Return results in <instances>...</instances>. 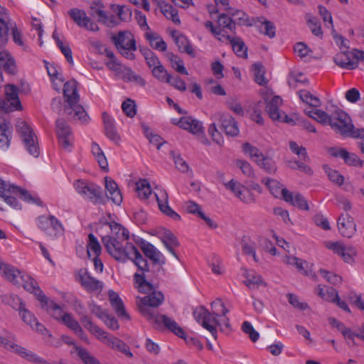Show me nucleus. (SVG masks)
Returning a JSON list of instances; mask_svg holds the SVG:
<instances>
[{
	"mask_svg": "<svg viewBox=\"0 0 364 364\" xmlns=\"http://www.w3.org/2000/svg\"><path fill=\"white\" fill-rule=\"evenodd\" d=\"M135 282L137 284V289L140 292L149 294L143 297H136V305L140 313L147 320L151 321V318L158 314L151 308L158 307L164 301V295L161 291H155L156 287L154 284V279L148 275H134Z\"/></svg>",
	"mask_w": 364,
	"mask_h": 364,
	"instance_id": "nucleus-1",
	"label": "nucleus"
},
{
	"mask_svg": "<svg viewBox=\"0 0 364 364\" xmlns=\"http://www.w3.org/2000/svg\"><path fill=\"white\" fill-rule=\"evenodd\" d=\"M77 82L74 80H70L64 85L63 96L66 102L64 112L69 116L70 119L87 123L89 116L82 106L79 104L80 95L77 93Z\"/></svg>",
	"mask_w": 364,
	"mask_h": 364,
	"instance_id": "nucleus-2",
	"label": "nucleus"
},
{
	"mask_svg": "<svg viewBox=\"0 0 364 364\" xmlns=\"http://www.w3.org/2000/svg\"><path fill=\"white\" fill-rule=\"evenodd\" d=\"M11 193H20L21 198L23 200L28 203H36L40 206L43 205L42 201L38 198L33 196L26 190L22 189L18 186L12 184H7L6 181L0 178V197L12 208L21 210V204L18 203L15 197L11 195Z\"/></svg>",
	"mask_w": 364,
	"mask_h": 364,
	"instance_id": "nucleus-3",
	"label": "nucleus"
},
{
	"mask_svg": "<svg viewBox=\"0 0 364 364\" xmlns=\"http://www.w3.org/2000/svg\"><path fill=\"white\" fill-rule=\"evenodd\" d=\"M112 41L123 56L129 60L134 59L133 51L136 50V41L130 32L119 31L117 35L112 36Z\"/></svg>",
	"mask_w": 364,
	"mask_h": 364,
	"instance_id": "nucleus-4",
	"label": "nucleus"
},
{
	"mask_svg": "<svg viewBox=\"0 0 364 364\" xmlns=\"http://www.w3.org/2000/svg\"><path fill=\"white\" fill-rule=\"evenodd\" d=\"M73 186L80 195L92 203L95 204L105 203L102 188L99 186L82 180L75 181Z\"/></svg>",
	"mask_w": 364,
	"mask_h": 364,
	"instance_id": "nucleus-5",
	"label": "nucleus"
},
{
	"mask_svg": "<svg viewBox=\"0 0 364 364\" xmlns=\"http://www.w3.org/2000/svg\"><path fill=\"white\" fill-rule=\"evenodd\" d=\"M144 254L152 261L151 272L156 273L155 278L159 279L165 274L162 266L165 264L163 255L151 243L143 241L141 245Z\"/></svg>",
	"mask_w": 364,
	"mask_h": 364,
	"instance_id": "nucleus-6",
	"label": "nucleus"
},
{
	"mask_svg": "<svg viewBox=\"0 0 364 364\" xmlns=\"http://www.w3.org/2000/svg\"><path fill=\"white\" fill-rule=\"evenodd\" d=\"M16 131L21 133L22 140L28 151L37 157L39 149L37 144V138L32 129L21 119H18L16 124Z\"/></svg>",
	"mask_w": 364,
	"mask_h": 364,
	"instance_id": "nucleus-7",
	"label": "nucleus"
},
{
	"mask_svg": "<svg viewBox=\"0 0 364 364\" xmlns=\"http://www.w3.org/2000/svg\"><path fill=\"white\" fill-rule=\"evenodd\" d=\"M331 128L343 136H350L353 134V124L350 117L340 109L331 113Z\"/></svg>",
	"mask_w": 364,
	"mask_h": 364,
	"instance_id": "nucleus-8",
	"label": "nucleus"
},
{
	"mask_svg": "<svg viewBox=\"0 0 364 364\" xmlns=\"http://www.w3.org/2000/svg\"><path fill=\"white\" fill-rule=\"evenodd\" d=\"M6 99L0 97V109L5 112H10L13 109L21 110L22 106L18 97V90L16 85L6 84L5 85Z\"/></svg>",
	"mask_w": 364,
	"mask_h": 364,
	"instance_id": "nucleus-9",
	"label": "nucleus"
},
{
	"mask_svg": "<svg viewBox=\"0 0 364 364\" xmlns=\"http://www.w3.org/2000/svg\"><path fill=\"white\" fill-rule=\"evenodd\" d=\"M55 131L59 145L67 151H70L73 146V135L68 122L63 118H58L55 122Z\"/></svg>",
	"mask_w": 364,
	"mask_h": 364,
	"instance_id": "nucleus-10",
	"label": "nucleus"
},
{
	"mask_svg": "<svg viewBox=\"0 0 364 364\" xmlns=\"http://www.w3.org/2000/svg\"><path fill=\"white\" fill-rule=\"evenodd\" d=\"M21 284L24 289L27 291L33 293L36 296L37 299L41 302V307L44 308L48 304V298L40 289L38 282L32 278L30 275L23 274L19 276Z\"/></svg>",
	"mask_w": 364,
	"mask_h": 364,
	"instance_id": "nucleus-11",
	"label": "nucleus"
},
{
	"mask_svg": "<svg viewBox=\"0 0 364 364\" xmlns=\"http://www.w3.org/2000/svg\"><path fill=\"white\" fill-rule=\"evenodd\" d=\"M156 328L168 330L181 338H184L185 332L183 328L171 318L165 314H158L150 321Z\"/></svg>",
	"mask_w": 364,
	"mask_h": 364,
	"instance_id": "nucleus-12",
	"label": "nucleus"
},
{
	"mask_svg": "<svg viewBox=\"0 0 364 364\" xmlns=\"http://www.w3.org/2000/svg\"><path fill=\"white\" fill-rule=\"evenodd\" d=\"M76 280L88 292L101 291L103 289V283L91 277L86 269H80L77 271Z\"/></svg>",
	"mask_w": 364,
	"mask_h": 364,
	"instance_id": "nucleus-13",
	"label": "nucleus"
},
{
	"mask_svg": "<svg viewBox=\"0 0 364 364\" xmlns=\"http://www.w3.org/2000/svg\"><path fill=\"white\" fill-rule=\"evenodd\" d=\"M68 14L79 27L94 32L100 30L99 26L87 16L84 10L74 8L69 10Z\"/></svg>",
	"mask_w": 364,
	"mask_h": 364,
	"instance_id": "nucleus-14",
	"label": "nucleus"
},
{
	"mask_svg": "<svg viewBox=\"0 0 364 364\" xmlns=\"http://www.w3.org/2000/svg\"><path fill=\"white\" fill-rule=\"evenodd\" d=\"M39 228L46 234L56 237L63 234L64 228L60 221L53 215L39 218Z\"/></svg>",
	"mask_w": 364,
	"mask_h": 364,
	"instance_id": "nucleus-15",
	"label": "nucleus"
},
{
	"mask_svg": "<svg viewBox=\"0 0 364 364\" xmlns=\"http://www.w3.org/2000/svg\"><path fill=\"white\" fill-rule=\"evenodd\" d=\"M338 228L343 237H351L356 232V225L353 218L348 213H342L338 219Z\"/></svg>",
	"mask_w": 364,
	"mask_h": 364,
	"instance_id": "nucleus-16",
	"label": "nucleus"
},
{
	"mask_svg": "<svg viewBox=\"0 0 364 364\" xmlns=\"http://www.w3.org/2000/svg\"><path fill=\"white\" fill-rule=\"evenodd\" d=\"M102 242L106 248L107 252L116 260L122 259L123 255L122 249L125 241H120L116 239H112L109 237H102Z\"/></svg>",
	"mask_w": 364,
	"mask_h": 364,
	"instance_id": "nucleus-17",
	"label": "nucleus"
},
{
	"mask_svg": "<svg viewBox=\"0 0 364 364\" xmlns=\"http://www.w3.org/2000/svg\"><path fill=\"white\" fill-rule=\"evenodd\" d=\"M219 127L228 136H235L239 129L235 119L229 114H219Z\"/></svg>",
	"mask_w": 364,
	"mask_h": 364,
	"instance_id": "nucleus-18",
	"label": "nucleus"
},
{
	"mask_svg": "<svg viewBox=\"0 0 364 364\" xmlns=\"http://www.w3.org/2000/svg\"><path fill=\"white\" fill-rule=\"evenodd\" d=\"M160 210L174 220H180L181 216L168 205V196L165 190L160 191V195L155 193Z\"/></svg>",
	"mask_w": 364,
	"mask_h": 364,
	"instance_id": "nucleus-19",
	"label": "nucleus"
},
{
	"mask_svg": "<svg viewBox=\"0 0 364 364\" xmlns=\"http://www.w3.org/2000/svg\"><path fill=\"white\" fill-rule=\"evenodd\" d=\"M282 198L292 205L297 207L299 209L308 210L309 209L308 203L304 197L299 193H293L287 188L282 190Z\"/></svg>",
	"mask_w": 364,
	"mask_h": 364,
	"instance_id": "nucleus-20",
	"label": "nucleus"
},
{
	"mask_svg": "<svg viewBox=\"0 0 364 364\" xmlns=\"http://www.w3.org/2000/svg\"><path fill=\"white\" fill-rule=\"evenodd\" d=\"M178 125L193 134L203 133V127L201 122L191 117H183L180 119Z\"/></svg>",
	"mask_w": 364,
	"mask_h": 364,
	"instance_id": "nucleus-21",
	"label": "nucleus"
},
{
	"mask_svg": "<svg viewBox=\"0 0 364 364\" xmlns=\"http://www.w3.org/2000/svg\"><path fill=\"white\" fill-rule=\"evenodd\" d=\"M242 276L246 278L244 284L250 289H258L260 285L267 287V283L262 279L260 274H257L254 270H247V269H242Z\"/></svg>",
	"mask_w": 364,
	"mask_h": 364,
	"instance_id": "nucleus-22",
	"label": "nucleus"
},
{
	"mask_svg": "<svg viewBox=\"0 0 364 364\" xmlns=\"http://www.w3.org/2000/svg\"><path fill=\"white\" fill-rule=\"evenodd\" d=\"M108 294L111 306L117 316L130 320V316L127 313L124 303L119 294L113 290H109Z\"/></svg>",
	"mask_w": 364,
	"mask_h": 364,
	"instance_id": "nucleus-23",
	"label": "nucleus"
},
{
	"mask_svg": "<svg viewBox=\"0 0 364 364\" xmlns=\"http://www.w3.org/2000/svg\"><path fill=\"white\" fill-rule=\"evenodd\" d=\"M333 61L339 67L354 69L356 68V60L352 56V52L347 50L337 53L333 58Z\"/></svg>",
	"mask_w": 364,
	"mask_h": 364,
	"instance_id": "nucleus-24",
	"label": "nucleus"
},
{
	"mask_svg": "<svg viewBox=\"0 0 364 364\" xmlns=\"http://www.w3.org/2000/svg\"><path fill=\"white\" fill-rule=\"evenodd\" d=\"M104 224L108 225L111 230L110 235H105V237H109L112 239H116L120 241L128 240L129 237V231L122 227V225L115 222H105Z\"/></svg>",
	"mask_w": 364,
	"mask_h": 364,
	"instance_id": "nucleus-25",
	"label": "nucleus"
},
{
	"mask_svg": "<svg viewBox=\"0 0 364 364\" xmlns=\"http://www.w3.org/2000/svg\"><path fill=\"white\" fill-rule=\"evenodd\" d=\"M105 188L107 191V197L114 203L120 205L122 202V196L117 184L111 178H105Z\"/></svg>",
	"mask_w": 364,
	"mask_h": 364,
	"instance_id": "nucleus-26",
	"label": "nucleus"
},
{
	"mask_svg": "<svg viewBox=\"0 0 364 364\" xmlns=\"http://www.w3.org/2000/svg\"><path fill=\"white\" fill-rule=\"evenodd\" d=\"M282 104V100L279 96H274L270 101L267 103L266 112L269 114V117L275 121L281 118V114L283 112H281L279 107Z\"/></svg>",
	"mask_w": 364,
	"mask_h": 364,
	"instance_id": "nucleus-27",
	"label": "nucleus"
},
{
	"mask_svg": "<svg viewBox=\"0 0 364 364\" xmlns=\"http://www.w3.org/2000/svg\"><path fill=\"white\" fill-rule=\"evenodd\" d=\"M102 119L106 136L115 143H119L120 137L115 129V126L111 117L107 112H103Z\"/></svg>",
	"mask_w": 364,
	"mask_h": 364,
	"instance_id": "nucleus-28",
	"label": "nucleus"
},
{
	"mask_svg": "<svg viewBox=\"0 0 364 364\" xmlns=\"http://www.w3.org/2000/svg\"><path fill=\"white\" fill-rule=\"evenodd\" d=\"M172 37L174 38L175 43L181 52L186 53L191 56L195 57L194 50L184 35L177 34L176 31H173Z\"/></svg>",
	"mask_w": 364,
	"mask_h": 364,
	"instance_id": "nucleus-29",
	"label": "nucleus"
},
{
	"mask_svg": "<svg viewBox=\"0 0 364 364\" xmlns=\"http://www.w3.org/2000/svg\"><path fill=\"white\" fill-rule=\"evenodd\" d=\"M225 186L234 193L236 197H237L241 201L245 203H250L253 201V199H249L244 195V191L247 190L244 186L237 183L234 179L230 180L228 183H225Z\"/></svg>",
	"mask_w": 364,
	"mask_h": 364,
	"instance_id": "nucleus-30",
	"label": "nucleus"
},
{
	"mask_svg": "<svg viewBox=\"0 0 364 364\" xmlns=\"http://www.w3.org/2000/svg\"><path fill=\"white\" fill-rule=\"evenodd\" d=\"M223 37H225L230 41L233 51L237 56L244 58L247 57V48L240 38H232L230 36H223Z\"/></svg>",
	"mask_w": 364,
	"mask_h": 364,
	"instance_id": "nucleus-31",
	"label": "nucleus"
},
{
	"mask_svg": "<svg viewBox=\"0 0 364 364\" xmlns=\"http://www.w3.org/2000/svg\"><path fill=\"white\" fill-rule=\"evenodd\" d=\"M161 240L167 250L177 259L178 257L173 248L179 246V242L176 236L169 230H166L161 237Z\"/></svg>",
	"mask_w": 364,
	"mask_h": 364,
	"instance_id": "nucleus-32",
	"label": "nucleus"
},
{
	"mask_svg": "<svg viewBox=\"0 0 364 364\" xmlns=\"http://www.w3.org/2000/svg\"><path fill=\"white\" fill-rule=\"evenodd\" d=\"M107 343L111 348L118 350L119 351L122 352V353L125 354L129 358L133 356V354L130 351L129 346L126 344L124 341L116 337H107Z\"/></svg>",
	"mask_w": 364,
	"mask_h": 364,
	"instance_id": "nucleus-33",
	"label": "nucleus"
},
{
	"mask_svg": "<svg viewBox=\"0 0 364 364\" xmlns=\"http://www.w3.org/2000/svg\"><path fill=\"white\" fill-rule=\"evenodd\" d=\"M205 321H204V327L205 329L209 331L215 339L217 338V330L215 326H220V323L218 321V318L220 316H215L213 312H210L206 309Z\"/></svg>",
	"mask_w": 364,
	"mask_h": 364,
	"instance_id": "nucleus-34",
	"label": "nucleus"
},
{
	"mask_svg": "<svg viewBox=\"0 0 364 364\" xmlns=\"http://www.w3.org/2000/svg\"><path fill=\"white\" fill-rule=\"evenodd\" d=\"M105 6L103 4L100 0H95L92 2L90 6L91 11L90 14L92 16H94L95 14H97L100 17V18L98 19L99 22H102L103 23H108V16L107 15L106 12L102 9Z\"/></svg>",
	"mask_w": 364,
	"mask_h": 364,
	"instance_id": "nucleus-35",
	"label": "nucleus"
},
{
	"mask_svg": "<svg viewBox=\"0 0 364 364\" xmlns=\"http://www.w3.org/2000/svg\"><path fill=\"white\" fill-rule=\"evenodd\" d=\"M9 129V121L4 119L3 122L0 123V144L3 147L8 148L10 145L11 132Z\"/></svg>",
	"mask_w": 364,
	"mask_h": 364,
	"instance_id": "nucleus-36",
	"label": "nucleus"
},
{
	"mask_svg": "<svg viewBox=\"0 0 364 364\" xmlns=\"http://www.w3.org/2000/svg\"><path fill=\"white\" fill-rule=\"evenodd\" d=\"M3 273L4 277L10 282L15 285L21 284L19 276L22 275L23 273L14 266L6 264Z\"/></svg>",
	"mask_w": 364,
	"mask_h": 364,
	"instance_id": "nucleus-37",
	"label": "nucleus"
},
{
	"mask_svg": "<svg viewBox=\"0 0 364 364\" xmlns=\"http://www.w3.org/2000/svg\"><path fill=\"white\" fill-rule=\"evenodd\" d=\"M63 322L73 330L81 338H84V332L78 322L70 314H64L62 316Z\"/></svg>",
	"mask_w": 364,
	"mask_h": 364,
	"instance_id": "nucleus-38",
	"label": "nucleus"
},
{
	"mask_svg": "<svg viewBox=\"0 0 364 364\" xmlns=\"http://www.w3.org/2000/svg\"><path fill=\"white\" fill-rule=\"evenodd\" d=\"M146 38L149 41L150 46L161 51H165L167 49L166 42L156 33H146Z\"/></svg>",
	"mask_w": 364,
	"mask_h": 364,
	"instance_id": "nucleus-39",
	"label": "nucleus"
},
{
	"mask_svg": "<svg viewBox=\"0 0 364 364\" xmlns=\"http://www.w3.org/2000/svg\"><path fill=\"white\" fill-rule=\"evenodd\" d=\"M136 191L141 199H148L151 193V189L149 181L146 178L139 180L136 183Z\"/></svg>",
	"mask_w": 364,
	"mask_h": 364,
	"instance_id": "nucleus-40",
	"label": "nucleus"
},
{
	"mask_svg": "<svg viewBox=\"0 0 364 364\" xmlns=\"http://www.w3.org/2000/svg\"><path fill=\"white\" fill-rule=\"evenodd\" d=\"M258 166L268 173H275L277 167L275 161L270 157L263 155L259 159H255Z\"/></svg>",
	"mask_w": 364,
	"mask_h": 364,
	"instance_id": "nucleus-41",
	"label": "nucleus"
},
{
	"mask_svg": "<svg viewBox=\"0 0 364 364\" xmlns=\"http://www.w3.org/2000/svg\"><path fill=\"white\" fill-rule=\"evenodd\" d=\"M19 301V307L18 311H19L20 316L22 320L28 325H29L31 328H34L33 323L37 321L34 314H33L31 311H28L25 304L18 298Z\"/></svg>",
	"mask_w": 364,
	"mask_h": 364,
	"instance_id": "nucleus-42",
	"label": "nucleus"
},
{
	"mask_svg": "<svg viewBox=\"0 0 364 364\" xmlns=\"http://www.w3.org/2000/svg\"><path fill=\"white\" fill-rule=\"evenodd\" d=\"M160 10L168 19L171 20L176 24L180 23L178 10L173 8L172 5L165 3L160 6Z\"/></svg>",
	"mask_w": 364,
	"mask_h": 364,
	"instance_id": "nucleus-43",
	"label": "nucleus"
},
{
	"mask_svg": "<svg viewBox=\"0 0 364 364\" xmlns=\"http://www.w3.org/2000/svg\"><path fill=\"white\" fill-rule=\"evenodd\" d=\"M122 252L124 255L118 261L124 262L127 259H133L136 256H139L140 253L136 247L132 243L128 242L127 240L124 243Z\"/></svg>",
	"mask_w": 364,
	"mask_h": 364,
	"instance_id": "nucleus-44",
	"label": "nucleus"
},
{
	"mask_svg": "<svg viewBox=\"0 0 364 364\" xmlns=\"http://www.w3.org/2000/svg\"><path fill=\"white\" fill-rule=\"evenodd\" d=\"M87 255L91 257L90 252H93L94 256L99 257L101 254L102 248L97 239L92 233L88 235V244L87 246Z\"/></svg>",
	"mask_w": 364,
	"mask_h": 364,
	"instance_id": "nucleus-45",
	"label": "nucleus"
},
{
	"mask_svg": "<svg viewBox=\"0 0 364 364\" xmlns=\"http://www.w3.org/2000/svg\"><path fill=\"white\" fill-rule=\"evenodd\" d=\"M134 264L137 266L139 269L141 270L143 273L141 274L148 275L149 274L154 280H157L158 279L155 278L156 273H154L151 271H149L148 267L147 261L144 259L141 255L139 253V256H136L133 259H132Z\"/></svg>",
	"mask_w": 364,
	"mask_h": 364,
	"instance_id": "nucleus-46",
	"label": "nucleus"
},
{
	"mask_svg": "<svg viewBox=\"0 0 364 364\" xmlns=\"http://www.w3.org/2000/svg\"><path fill=\"white\" fill-rule=\"evenodd\" d=\"M262 182L267 186L272 195L277 197L279 194L282 195V185L277 180L264 178Z\"/></svg>",
	"mask_w": 364,
	"mask_h": 364,
	"instance_id": "nucleus-47",
	"label": "nucleus"
},
{
	"mask_svg": "<svg viewBox=\"0 0 364 364\" xmlns=\"http://www.w3.org/2000/svg\"><path fill=\"white\" fill-rule=\"evenodd\" d=\"M312 264L307 262L306 261L301 259L299 262V265L296 267L298 271L306 277H311L314 281L317 280V276L312 270Z\"/></svg>",
	"mask_w": 364,
	"mask_h": 364,
	"instance_id": "nucleus-48",
	"label": "nucleus"
},
{
	"mask_svg": "<svg viewBox=\"0 0 364 364\" xmlns=\"http://www.w3.org/2000/svg\"><path fill=\"white\" fill-rule=\"evenodd\" d=\"M153 76L162 82H171V75L163 66L162 64L159 65L151 70Z\"/></svg>",
	"mask_w": 364,
	"mask_h": 364,
	"instance_id": "nucleus-49",
	"label": "nucleus"
},
{
	"mask_svg": "<svg viewBox=\"0 0 364 364\" xmlns=\"http://www.w3.org/2000/svg\"><path fill=\"white\" fill-rule=\"evenodd\" d=\"M299 97L304 102L311 107H318L321 105L320 100L307 90H301Z\"/></svg>",
	"mask_w": 364,
	"mask_h": 364,
	"instance_id": "nucleus-50",
	"label": "nucleus"
},
{
	"mask_svg": "<svg viewBox=\"0 0 364 364\" xmlns=\"http://www.w3.org/2000/svg\"><path fill=\"white\" fill-rule=\"evenodd\" d=\"M323 168L331 181L338 186H341L343 183L344 177L338 171L331 168L328 165H323Z\"/></svg>",
	"mask_w": 364,
	"mask_h": 364,
	"instance_id": "nucleus-51",
	"label": "nucleus"
},
{
	"mask_svg": "<svg viewBox=\"0 0 364 364\" xmlns=\"http://www.w3.org/2000/svg\"><path fill=\"white\" fill-rule=\"evenodd\" d=\"M252 69L255 72V80L259 85H265L267 80L264 77L265 71L263 65L261 63H255L252 65Z\"/></svg>",
	"mask_w": 364,
	"mask_h": 364,
	"instance_id": "nucleus-52",
	"label": "nucleus"
},
{
	"mask_svg": "<svg viewBox=\"0 0 364 364\" xmlns=\"http://www.w3.org/2000/svg\"><path fill=\"white\" fill-rule=\"evenodd\" d=\"M83 321L85 322V326L88 328L90 332L95 333L97 336L100 337L102 338L107 339L108 337V333L101 329L100 327L94 324L90 318L87 316H85Z\"/></svg>",
	"mask_w": 364,
	"mask_h": 364,
	"instance_id": "nucleus-53",
	"label": "nucleus"
},
{
	"mask_svg": "<svg viewBox=\"0 0 364 364\" xmlns=\"http://www.w3.org/2000/svg\"><path fill=\"white\" fill-rule=\"evenodd\" d=\"M210 309L215 316H225L228 309L225 308L224 303L220 299H217L211 303Z\"/></svg>",
	"mask_w": 364,
	"mask_h": 364,
	"instance_id": "nucleus-54",
	"label": "nucleus"
},
{
	"mask_svg": "<svg viewBox=\"0 0 364 364\" xmlns=\"http://www.w3.org/2000/svg\"><path fill=\"white\" fill-rule=\"evenodd\" d=\"M78 357L84 364H100V361L87 350L77 348Z\"/></svg>",
	"mask_w": 364,
	"mask_h": 364,
	"instance_id": "nucleus-55",
	"label": "nucleus"
},
{
	"mask_svg": "<svg viewBox=\"0 0 364 364\" xmlns=\"http://www.w3.org/2000/svg\"><path fill=\"white\" fill-rule=\"evenodd\" d=\"M9 22L0 18V46H4L9 40Z\"/></svg>",
	"mask_w": 364,
	"mask_h": 364,
	"instance_id": "nucleus-56",
	"label": "nucleus"
},
{
	"mask_svg": "<svg viewBox=\"0 0 364 364\" xmlns=\"http://www.w3.org/2000/svg\"><path fill=\"white\" fill-rule=\"evenodd\" d=\"M218 23L220 26L227 28L231 31H234L236 28L235 21L232 18V17L228 16V15L225 14L219 15Z\"/></svg>",
	"mask_w": 364,
	"mask_h": 364,
	"instance_id": "nucleus-57",
	"label": "nucleus"
},
{
	"mask_svg": "<svg viewBox=\"0 0 364 364\" xmlns=\"http://www.w3.org/2000/svg\"><path fill=\"white\" fill-rule=\"evenodd\" d=\"M343 154V159L346 164L360 167L363 166V161H361L355 154L349 153L346 150Z\"/></svg>",
	"mask_w": 364,
	"mask_h": 364,
	"instance_id": "nucleus-58",
	"label": "nucleus"
},
{
	"mask_svg": "<svg viewBox=\"0 0 364 364\" xmlns=\"http://www.w3.org/2000/svg\"><path fill=\"white\" fill-rule=\"evenodd\" d=\"M243 151L245 154H249L252 159H254V160L259 159L264 155L258 148L247 142L243 144Z\"/></svg>",
	"mask_w": 364,
	"mask_h": 364,
	"instance_id": "nucleus-59",
	"label": "nucleus"
},
{
	"mask_svg": "<svg viewBox=\"0 0 364 364\" xmlns=\"http://www.w3.org/2000/svg\"><path fill=\"white\" fill-rule=\"evenodd\" d=\"M122 109L129 117H134L136 112V104L134 101L131 99H127L122 103Z\"/></svg>",
	"mask_w": 364,
	"mask_h": 364,
	"instance_id": "nucleus-60",
	"label": "nucleus"
},
{
	"mask_svg": "<svg viewBox=\"0 0 364 364\" xmlns=\"http://www.w3.org/2000/svg\"><path fill=\"white\" fill-rule=\"evenodd\" d=\"M307 23L314 35L318 37L323 36L321 23L316 17L310 18L308 19Z\"/></svg>",
	"mask_w": 364,
	"mask_h": 364,
	"instance_id": "nucleus-61",
	"label": "nucleus"
},
{
	"mask_svg": "<svg viewBox=\"0 0 364 364\" xmlns=\"http://www.w3.org/2000/svg\"><path fill=\"white\" fill-rule=\"evenodd\" d=\"M321 275L331 284L336 285L341 284L342 277L335 273L326 271L325 269H320Z\"/></svg>",
	"mask_w": 364,
	"mask_h": 364,
	"instance_id": "nucleus-62",
	"label": "nucleus"
},
{
	"mask_svg": "<svg viewBox=\"0 0 364 364\" xmlns=\"http://www.w3.org/2000/svg\"><path fill=\"white\" fill-rule=\"evenodd\" d=\"M314 114L315 117H314V119L323 125H330L331 121V114H328L325 111L316 109V112H314Z\"/></svg>",
	"mask_w": 364,
	"mask_h": 364,
	"instance_id": "nucleus-63",
	"label": "nucleus"
},
{
	"mask_svg": "<svg viewBox=\"0 0 364 364\" xmlns=\"http://www.w3.org/2000/svg\"><path fill=\"white\" fill-rule=\"evenodd\" d=\"M242 331L249 335L250 338L256 342L259 338V333L256 331L249 321H245L242 325Z\"/></svg>",
	"mask_w": 364,
	"mask_h": 364,
	"instance_id": "nucleus-64",
	"label": "nucleus"
}]
</instances>
